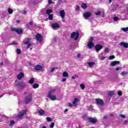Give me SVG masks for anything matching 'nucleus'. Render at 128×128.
Listing matches in <instances>:
<instances>
[{"label": "nucleus", "instance_id": "f257e3e1", "mask_svg": "<svg viewBox=\"0 0 128 128\" xmlns=\"http://www.w3.org/2000/svg\"><path fill=\"white\" fill-rule=\"evenodd\" d=\"M14 84L17 88H26V84L22 81L18 82V80H16Z\"/></svg>", "mask_w": 128, "mask_h": 128}, {"label": "nucleus", "instance_id": "f03ea898", "mask_svg": "<svg viewBox=\"0 0 128 128\" xmlns=\"http://www.w3.org/2000/svg\"><path fill=\"white\" fill-rule=\"evenodd\" d=\"M80 102V99L78 98H74L73 100L72 104L69 103L68 106L70 108H74V106H78V104Z\"/></svg>", "mask_w": 128, "mask_h": 128}, {"label": "nucleus", "instance_id": "7ed1b4c3", "mask_svg": "<svg viewBox=\"0 0 128 128\" xmlns=\"http://www.w3.org/2000/svg\"><path fill=\"white\" fill-rule=\"evenodd\" d=\"M32 100V94H28L25 98L26 104H30Z\"/></svg>", "mask_w": 128, "mask_h": 128}, {"label": "nucleus", "instance_id": "20e7f679", "mask_svg": "<svg viewBox=\"0 0 128 128\" xmlns=\"http://www.w3.org/2000/svg\"><path fill=\"white\" fill-rule=\"evenodd\" d=\"M26 110H22L18 112V118H24V116L26 115Z\"/></svg>", "mask_w": 128, "mask_h": 128}, {"label": "nucleus", "instance_id": "39448f33", "mask_svg": "<svg viewBox=\"0 0 128 128\" xmlns=\"http://www.w3.org/2000/svg\"><path fill=\"white\" fill-rule=\"evenodd\" d=\"M84 18L85 20H88L90 18V16H92V12H86L83 15Z\"/></svg>", "mask_w": 128, "mask_h": 128}, {"label": "nucleus", "instance_id": "423d86ee", "mask_svg": "<svg viewBox=\"0 0 128 128\" xmlns=\"http://www.w3.org/2000/svg\"><path fill=\"white\" fill-rule=\"evenodd\" d=\"M80 34H78V32H73L71 34V38H74V40H76L77 38H78Z\"/></svg>", "mask_w": 128, "mask_h": 128}, {"label": "nucleus", "instance_id": "0eeeda50", "mask_svg": "<svg viewBox=\"0 0 128 128\" xmlns=\"http://www.w3.org/2000/svg\"><path fill=\"white\" fill-rule=\"evenodd\" d=\"M94 40V38H90V41L88 44V47L89 48H92L94 46V42H92V41Z\"/></svg>", "mask_w": 128, "mask_h": 128}, {"label": "nucleus", "instance_id": "6e6552de", "mask_svg": "<svg viewBox=\"0 0 128 128\" xmlns=\"http://www.w3.org/2000/svg\"><path fill=\"white\" fill-rule=\"evenodd\" d=\"M96 102L97 104H98V106H102L104 104V100L101 99L96 98Z\"/></svg>", "mask_w": 128, "mask_h": 128}, {"label": "nucleus", "instance_id": "1a4fd4ad", "mask_svg": "<svg viewBox=\"0 0 128 128\" xmlns=\"http://www.w3.org/2000/svg\"><path fill=\"white\" fill-rule=\"evenodd\" d=\"M102 49V46L100 44H97L95 46V50L97 52H98L100 50Z\"/></svg>", "mask_w": 128, "mask_h": 128}, {"label": "nucleus", "instance_id": "9d476101", "mask_svg": "<svg viewBox=\"0 0 128 128\" xmlns=\"http://www.w3.org/2000/svg\"><path fill=\"white\" fill-rule=\"evenodd\" d=\"M56 89H51L48 93V96L54 95L56 94Z\"/></svg>", "mask_w": 128, "mask_h": 128}, {"label": "nucleus", "instance_id": "9b49d317", "mask_svg": "<svg viewBox=\"0 0 128 128\" xmlns=\"http://www.w3.org/2000/svg\"><path fill=\"white\" fill-rule=\"evenodd\" d=\"M48 98L51 100H58V98H56V95H48Z\"/></svg>", "mask_w": 128, "mask_h": 128}, {"label": "nucleus", "instance_id": "f8f14e48", "mask_svg": "<svg viewBox=\"0 0 128 128\" xmlns=\"http://www.w3.org/2000/svg\"><path fill=\"white\" fill-rule=\"evenodd\" d=\"M52 26L54 30H56V28H60V24L58 23H53L52 24Z\"/></svg>", "mask_w": 128, "mask_h": 128}, {"label": "nucleus", "instance_id": "ddd939ff", "mask_svg": "<svg viewBox=\"0 0 128 128\" xmlns=\"http://www.w3.org/2000/svg\"><path fill=\"white\" fill-rule=\"evenodd\" d=\"M12 30H14V32H17V34H22V30L20 28H12Z\"/></svg>", "mask_w": 128, "mask_h": 128}, {"label": "nucleus", "instance_id": "4468645a", "mask_svg": "<svg viewBox=\"0 0 128 128\" xmlns=\"http://www.w3.org/2000/svg\"><path fill=\"white\" fill-rule=\"evenodd\" d=\"M88 120L90 122H92V124H96V122H98V120H96V119L94 118H88Z\"/></svg>", "mask_w": 128, "mask_h": 128}, {"label": "nucleus", "instance_id": "2eb2a0df", "mask_svg": "<svg viewBox=\"0 0 128 128\" xmlns=\"http://www.w3.org/2000/svg\"><path fill=\"white\" fill-rule=\"evenodd\" d=\"M24 77V74L22 72H21L17 76V78L20 80H22V78Z\"/></svg>", "mask_w": 128, "mask_h": 128}, {"label": "nucleus", "instance_id": "dca6fc26", "mask_svg": "<svg viewBox=\"0 0 128 128\" xmlns=\"http://www.w3.org/2000/svg\"><path fill=\"white\" fill-rule=\"evenodd\" d=\"M36 40H38V42H42V36L40 34H36Z\"/></svg>", "mask_w": 128, "mask_h": 128}, {"label": "nucleus", "instance_id": "f3484780", "mask_svg": "<svg viewBox=\"0 0 128 128\" xmlns=\"http://www.w3.org/2000/svg\"><path fill=\"white\" fill-rule=\"evenodd\" d=\"M60 14L62 18H64V16H66V12H64V10L60 11Z\"/></svg>", "mask_w": 128, "mask_h": 128}, {"label": "nucleus", "instance_id": "a211bd4d", "mask_svg": "<svg viewBox=\"0 0 128 128\" xmlns=\"http://www.w3.org/2000/svg\"><path fill=\"white\" fill-rule=\"evenodd\" d=\"M34 68L35 70H42L43 68L40 65H36L34 67Z\"/></svg>", "mask_w": 128, "mask_h": 128}, {"label": "nucleus", "instance_id": "6ab92c4d", "mask_svg": "<svg viewBox=\"0 0 128 128\" xmlns=\"http://www.w3.org/2000/svg\"><path fill=\"white\" fill-rule=\"evenodd\" d=\"M120 44L121 46H124L126 48H128V44L124 42H121Z\"/></svg>", "mask_w": 128, "mask_h": 128}, {"label": "nucleus", "instance_id": "aec40b11", "mask_svg": "<svg viewBox=\"0 0 128 128\" xmlns=\"http://www.w3.org/2000/svg\"><path fill=\"white\" fill-rule=\"evenodd\" d=\"M116 64H120V61H114L112 62L110 66H116Z\"/></svg>", "mask_w": 128, "mask_h": 128}, {"label": "nucleus", "instance_id": "412c9836", "mask_svg": "<svg viewBox=\"0 0 128 128\" xmlns=\"http://www.w3.org/2000/svg\"><path fill=\"white\" fill-rule=\"evenodd\" d=\"M30 38H28L27 40L24 42L26 44L28 45L27 48H28L32 46V44H30Z\"/></svg>", "mask_w": 128, "mask_h": 128}, {"label": "nucleus", "instance_id": "4be33fe9", "mask_svg": "<svg viewBox=\"0 0 128 128\" xmlns=\"http://www.w3.org/2000/svg\"><path fill=\"white\" fill-rule=\"evenodd\" d=\"M88 66L90 68H92L94 66H96V62H90L88 63Z\"/></svg>", "mask_w": 128, "mask_h": 128}, {"label": "nucleus", "instance_id": "5701e85b", "mask_svg": "<svg viewBox=\"0 0 128 128\" xmlns=\"http://www.w3.org/2000/svg\"><path fill=\"white\" fill-rule=\"evenodd\" d=\"M82 8H83V10H86L88 8V4L86 3H82Z\"/></svg>", "mask_w": 128, "mask_h": 128}, {"label": "nucleus", "instance_id": "b1692460", "mask_svg": "<svg viewBox=\"0 0 128 128\" xmlns=\"http://www.w3.org/2000/svg\"><path fill=\"white\" fill-rule=\"evenodd\" d=\"M38 112H39L40 116H44V111L42 109L39 110Z\"/></svg>", "mask_w": 128, "mask_h": 128}, {"label": "nucleus", "instance_id": "393cba45", "mask_svg": "<svg viewBox=\"0 0 128 128\" xmlns=\"http://www.w3.org/2000/svg\"><path fill=\"white\" fill-rule=\"evenodd\" d=\"M62 76H64V78H68V73L66 72H64L62 74Z\"/></svg>", "mask_w": 128, "mask_h": 128}, {"label": "nucleus", "instance_id": "a878e982", "mask_svg": "<svg viewBox=\"0 0 128 128\" xmlns=\"http://www.w3.org/2000/svg\"><path fill=\"white\" fill-rule=\"evenodd\" d=\"M114 94V91H110L108 92V96H112Z\"/></svg>", "mask_w": 128, "mask_h": 128}, {"label": "nucleus", "instance_id": "bb28decb", "mask_svg": "<svg viewBox=\"0 0 128 128\" xmlns=\"http://www.w3.org/2000/svg\"><path fill=\"white\" fill-rule=\"evenodd\" d=\"M52 13V10L50 9H48L46 10V14H50Z\"/></svg>", "mask_w": 128, "mask_h": 128}, {"label": "nucleus", "instance_id": "cd10ccee", "mask_svg": "<svg viewBox=\"0 0 128 128\" xmlns=\"http://www.w3.org/2000/svg\"><path fill=\"white\" fill-rule=\"evenodd\" d=\"M98 58L100 60H106V57L104 56H98Z\"/></svg>", "mask_w": 128, "mask_h": 128}, {"label": "nucleus", "instance_id": "c85d7f7f", "mask_svg": "<svg viewBox=\"0 0 128 128\" xmlns=\"http://www.w3.org/2000/svg\"><path fill=\"white\" fill-rule=\"evenodd\" d=\"M8 12L10 14H12V12H14V10L10 8H8Z\"/></svg>", "mask_w": 128, "mask_h": 128}, {"label": "nucleus", "instance_id": "c756f323", "mask_svg": "<svg viewBox=\"0 0 128 128\" xmlns=\"http://www.w3.org/2000/svg\"><path fill=\"white\" fill-rule=\"evenodd\" d=\"M34 82V78H32L29 81L28 84H32Z\"/></svg>", "mask_w": 128, "mask_h": 128}, {"label": "nucleus", "instance_id": "7c9ffc66", "mask_svg": "<svg viewBox=\"0 0 128 128\" xmlns=\"http://www.w3.org/2000/svg\"><path fill=\"white\" fill-rule=\"evenodd\" d=\"M40 86V84H34L32 86L33 88H38Z\"/></svg>", "mask_w": 128, "mask_h": 128}, {"label": "nucleus", "instance_id": "2f4dec72", "mask_svg": "<svg viewBox=\"0 0 128 128\" xmlns=\"http://www.w3.org/2000/svg\"><path fill=\"white\" fill-rule=\"evenodd\" d=\"M53 18H54V15H52V14H49L48 19L50 20H52Z\"/></svg>", "mask_w": 128, "mask_h": 128}, {"label": "nucleus", "instance_id": "473e14b6", "mask_svg": "<svg viewBox=\"0 0 128 128\" xmlns=\"http://www.w3.org/2000/svg\"><path fill=\"white\" fill-rule=\"evenodd\" d=\"M122 32H128V27L126 28H122Z\"/></svg>", "mask_w": 128, "mask_h": 128}, {"label": "nucleus", "instance_id": "72a5a7b5", "mask_svg": "<svg viewBox=\"0 0 128 128\" xmlns=\"http://www.w3.org/2000/svg\"><path fill=\"white\" fill-rule=\"evenodd\" d=\"M80 88H81L82 90H84V88H86V86H84V84H80Z\"/></svg>", "mask_w": 128, "mask_h": 128}, {"label": "nucleus", "instance_id": "f704fd0d", "mask_svg": "<svg viewBox=\"0 0 128 128\" xmlns=\"http://www.w3.org/2000/svg\"><path fill=\"white\" fill-rule=\"evenodd\" d=\"M104 52L105 54H108V52H110V49L108 48H106L104 49Z\"/></svg>", "mask_w": 128, "mask_h": 128}, {"label": "nucleus", "instance_id": "c9c22d12", "mask_svg": "<svg viewBox=\"0 0 128 128\" xmlns=\"http://www.w3.org/2000/svg\"><path fill=\"white\" fill-rule=\"evenodd\" d=\"M78 78V76L77 74H75L73 76H72V80H76V78Z\"/></svg>", "mask_w": 128, "mask_h": 128}, {"label": "nucleus", "instance_id": "e433bc0d", "mask_svg": "<svg viewBox=\"0 0 128 128\" xmlns=\"http://www.w3.org/2000/svg\"><path fill=\"white\" fill-rule=\"evenodd\" d=\"M127 74H128V72H123L121 73V76H127Z\"/></svg>", "mask_w": 128, "mask_h": 128}, {"label": "nucleus", "instance_id": "4c0bfd02", "mask_svg": "<svg viewBox=\"0 0 128 128\" xmlns=\"http://www.w3.org/2000/svg\"><path fill=\"white\" fill-rule=\"evenodd\" d=\"M88 110H90V112H94V108H92V106H90L88 108Z\"/></svg>", "mask_w": 128, "mask_h": 128}, {"label": "nucleus", "instance_id": "58836bf2", "mask_svg": "<svg viewBox=\"0 0 128 128\" xmlns=\"http://www.w3.org/2000/svg\"><path fill=\"white\" fill-rule=\"evenodd\" d=\"M95 14L96 16H100V11H97L95 12Z\"/></svg>", "mask_w": 128, "mask_h": 128}, {"label": "nucleus", "instance_id": "ea45409f", "mask_svg": "<svg viewBox=\"0 0 128 128\" xmlns=\"http://www.w3.org/2000/svg\"><path fill=\"white\" fill-rule=\"evenodd\" d=\"M75 10L76 12H78V10H80V6H76V8H75Z\"/></svg>", "mask_w": 128, "mask_h": 128}, {"label": "nucleus", "instance_id": "a19ab883", "mask_svg": "<svg viewBox=\"0 0 128 128\" xmlns=\"http://www.w3.org/2000/svg\"><path fill=\"white\" fill-rule=\"evenodd\" d=\"M56 68H51V70H50V72H54V70H56Z\"/></svg>", "mask_w": 128, "mask_h": 128}, {"label": "nucleus", "instance_id": "79ce46f5", "mask_svg": "<svg viewBox=\"0 0 128 128\" xmlns=\"http://www.w3.org/2000/svg\"><path fill=\"white\" fill-rule=\"evenodd\" d=\"M54 126V122H52L50 124V128H53Z\"/></svg>", "mask_w": 128, "mask_h": 128}, {"label": "nucleus", "instance_id": "37998d69", "mask_svg": "<svg viewBox=\"0 0 128 128\" xmlns=\"http://www.w3.org/2000/svg\"><path fill=\"white\" fill-rule=\"evenodd\" d=\"M47 122H52V118L50 117H47L46 118Z\"/></svg>", "mask_w": 128, "mask_h": 128}, {"label": "nucleus", "instance_id": "c03bdc74", "mask_svg": "<svg viewBox=\"0 0 128 128\" xmlns=\"http://www.w3.org/2000/svg\"><path fill=\"white\" fill-rule=\"evenodd\" d=\"M114 56H109L110 60H114Z\"/></svg>", "mask_w": 128, "mask_h": 128}, {"label": "nucleus", "instance_id": "a18cd8bd", "mask_svg": "<svg viewBox=\"0 0 128 128\" xmlns=\"http://www.w3.org/2000/svg\"><path fill=\"white\" fill-rule=\"evenodd\" d=\"M12 124H14V120H11L10 122V126H12Z\"/></svg>", "mask_w": 128, "mask_h": 128}, {"label": "nucleus", "instance_id": "49530a36", "mask_svg": "<svg viewBox=\"0 0 128 128\" xmlns=\"http://www.w3.org/2000/svg\"><path fill=\"white\" fill-rule=\"evenodd\" d=\"M86 116H86V114H84L82 116V118H84V119L86 118Z\"/></svg>", "mask_w": 128, "mask_h": 128}, {"label": "nucleus", "instance_id": "de8ad7c7", "mask_svg": "<svg viewBox=\"0 0 128 128\" xmlns=\"http://www.w3.org/2000/svg\"><path fill=\"white\" fill-rule=\"evenodd\" d=\"M114 20L115 22H118V17H114Z\"/></svg>", "mask_w": 128, "mask_h": 128}, {"label": "nucleus", "instance_id": "09e8293b", "mask_svg": "<svg viewBox=\"0 0 128 128\" xmlns=\"http://www.w3.org/2000/svg\"><path fill=\"white\" fill-rule=\"evenodd\" d=\"M16 52H17V54H20L22 52L20 51V50L17 49L16 50Z\"/></svg>", "mask_w": 128, "mask_h": 128}, {"label": "nucleus", "instance_id": "8fccbe9b", "mask_svg": "<svg viewBox=\"0 0 128 128\" xmlns=\"http://www.w3.org/2000/svg\"><path fill=\"white\" fill-rule=\"evenodd\" d=\"M120 118H126V115L124 114H121L120 116Z\"/></svg>", "mask_w": 128, "mask_h": 128}, {"label": "nucleus", "instance_id": "3c124183", "mask_svg": "<svg viewBox=\"0 0 128 128\" xmlns=\"http://www.w3.org/2000/svg\"><path fill=\"white\" fill-rule=\"evenodd\" d=\"M48 2L49 4H53L52 0H48Z\"/></svg>", "mask_w": 128, "mask_h": 128}, {"label": "nucleus", "instance_id": "603ef678", "mask_svg": "<svg viewBox=\"0 0 128 128\" xmlns=\"http://www.w3.org/2000/svg\"><path fill=\"white\" fill-rule=\"evenodd\" d=\"M124 124H128V120H124Z\"/></svg>", "mask_w": 128, "mask_h": 128}, {"label": "nucleus", "instance_id": "864d4df0", "mask_svg": "<svg viewBox=\"0 0 128 128\" xmlns=\"http://www.w3.org/2000/svg\"><path fill=\"white\" fill-rule=\"evenodd\" d=\"M122 94V92H120V91L118 92V96H120Z\"/></svg>", "mask_w": 128, "mask_h": 128}, {"label": "nucleus", "instance_id": "5fc2aeb1", "mask_svg": "<svg viewBox=\"0 0 128 128\" xmlns=\"http://www.w3.org/2000/svg\"><path fill=\"white\" fill-rule=\"evenodd\" d=\"M12 44H13L14 46H16V44H18L16 42H14L12 43Z\"/></svg>", "mask_w": 128, "mask_h": 128}, {"label": "nucleus", "instance_id": "6e6d98bb", "mask_svg": "<svg viewBox=\"0 0 128 128\" xmlns=\"http://www.w3.org/2000/svg\"><path fill=\"white\" fill-rule=\"evenodd\" d=\"M29 24H30V26H32V24H34V22L32 21L30 22Z\"/></svg>", "mask_w": 128, "mask_h": 128}, {"label": "nucleus", "instance_id": "4d7b16f0", "mask_svg": "<svg viewBox=\"0 0 128 128\" xmlns=\"http://www.w3.org/2000/svg\"><path fill=\"white\" fill-rule=\"evenodd\" d=\"M66 78H63L62 79V82H66Z\"/></svg>", "mask_w": 128, "mask_h": 128}, {"label": "nucleus", "instance_id": "13d9d810", "mask_svg": "<svg viewBox=\"0 0 128 128\" xmlns=\"http://www.w3.org/2000/svg\"><path fill=\"white\" fill-rule=\"evenodd\" d=\"M23 14H26V11L24 10L22 12Z\"/></svg>", "mask_w": 128, "mask_h": 128}, {"label": "nucleus", "instance_id": "bf43d9fd", "mask_svg": "<svg viewBox=\"0 0 128 128\" xmlns=\"http://www.w3.org/2000/svg\"><path fill=\"white\" fill-rule=\"evenodd\" d=\"M77 58H80V54H78L77 55Z\"/></svg>", "mask_w": 128, "mask_h": 128}, {"label": "nucleus", "instance_id": "052dcab7", "mask_svg": "<svg viewBox=\"0 0 128 128\" xmlns=\"http://www.w3.org/2000/svg\"><path fill=\"white\" fill-rule=\"evenodd\" d=\"M62 0H58V4H60L61 2H62Z\"/></svg>", "mask_w": 128, "mask_h": 128}, {"label": "nucleus", "instance_id": "680f3d73", "mask_svg": "<svg viewBox=\"0 0 128 128\" xmlns=\"http://www.w3.org/2000/svg\"><path fill=\"white\" fill-rule=\"evenodd\" d=\"M40 128H46V126H40Z\"/></svg>", "mask_w": 128, "mask_h": 128}, {"label": "nucleus", "instance_id": "e2e57ef3", "mask_svg": "<svg viewBox=\"0 0 128 128\" xmlns=\"http://www.w3.org/2000/svg\"><path fill=\"white\" fill-rule=\"evenodd\" d=\"M0 66H4V62H0Z\"/></svg>", "mask_w": 128, "mask_h": 128}, {"label": "nucleus", "instance_id": "0e129e2a", "mask_svg": "<svg viewBox=\"0 0 128 128\" xmlns=\"http://www.w3.org/2000/svg\"><path fill=\"white\" fill-rule=\"evenodd\" d=\"M62 22H66L64 18H62Z\"/></svg>", "mask_w": 128, "mask_h": 128}, {"label": "nucleus", "instance_id": "69168bd1", "mask_svg": "<svg viewBox=\"0 0 128 128\" xmlns=\"http://www.w3.org/2000/svg\"><path fill=\"white\" fill-rule=\"evenodd\" d=\"M109 4H111L112 2V0H108Z\"/></svg>", "mask_w": 128, "mask_h": 128}, {"label": "nucleus", "instance_id": "338daca9", "mask_svg": "<svg viewBox=\"0 0 128 128\" xmlns=\"http://www.w3.org/2000/svg\"><path fill=\"white\" fill-rule=\"evenodd\" d=\"M120 68H116V70H120Z\"/></svg>", "mask_w": 128, "mask_h": 128}, {"label": "nucleus", "instance_id": "774afa93", "mask_svg": "<svg viewBox=\"0 0 128 128\" xmlns=\"http://www.w3.org/2000/svg\"><path fill=\"white\" fill-rule=\"evenodd\" d=\"M104 118H105V119L108 118V116H104Z\"/></svg>", "mask_w": 128, "mask_h": 128}]
</instances>
